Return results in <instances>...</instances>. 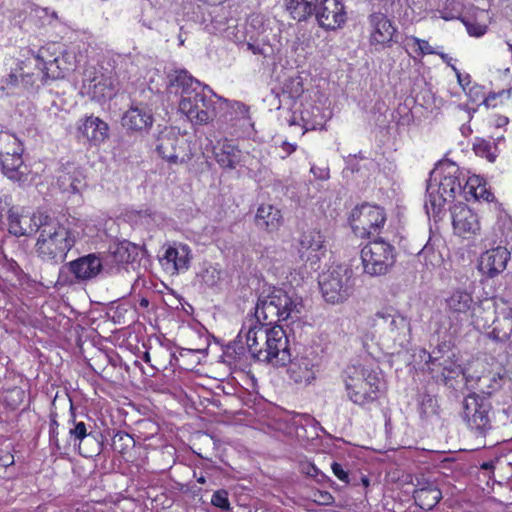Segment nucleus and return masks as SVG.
<instances>
[{
    "mask_svg": "<svg viewBox=\"0 0 512 512\" xmlns=\"http://www.w3.org/2000/svg\"><path fill=\"white\" fill-rule=\"evenodd\" d=\"M310 171L315 176V178L320 180H327L330 177L328 167H317L313 165Z\"/></svg>",
    "mask_w": 512,
    "mask_h": 512,
    "instance_id": "nucleus-52",
    "label": "nucleus"
},
{
    "mask_svg": "<svg viewBox=\"0 0 512 512\" xmlns=\"http://www.w3.org/2000/svg\"><path fill=\"white\" fill-rule=\"evenodd\" d=\"M154 145L158 155L171 164H182L189 160L184 140L171 128L162 130Z\"/></svg>",
    "mask_w": 512,
    "mask_h": 512,
    "instance_id": "nucleus-13",
    "label": "nucleus"
},
{
    "mask_svg": "<svg viewBox=\"0 0 512 512\" xmlns=\"http://www.w3.org/2000/svg\"><path fill=\"white\" fill-rule=\"evenodd\" d=\"M455 71L459 85L465 90L466 87L471 83L469 74L463 75L455 66H452Z\"/></svg>",
    "mask_w": 512,
    "mask_h": 512,
    "instance_id": "nucleus-55",
    "label": "nucleus"
},
{
    "mask_svg": "<svg viewBox=\"0 0 512 512\" xmlns=\"http://www.w3.org/2000/svg\"><path fill=\"white\" fill-rule=\"evenodd\" d=\"M324 248V238L320 231L311 229L302 233L299 239L298 254L302 260L317 262L319 252Z\"/></svg>",
    "mask_w": 512,
    "mask_h": 512,
    "instance_id": "nucleus-24",
    "label": "nucleus"
},
{
    "mask_svg": "<svg viewBox=\"0 0 512 512\" xmlns=\"http://www.w3.org/2000/svg\"><path fill=\"white\" fill-rule=\"evenodd\" d=\"M331 469H332L333 474L344 484L356 485V483L352 482V479L350 478V475H349V471L346 470L342 464L333 462L331 465Z\"/></svg>",
    "mask_w": 512,
    "mask_h": 512,
    "instance_id": "nucleus-45",
    "label": "nucleus"
},
{
    "mask_svg": "<svg viewBox=\"0 0 512 512\" xmlns=\"http://www.w3.org/2000/svg\"><path fill=\"white\" fill-rule=\"evenodd\" d=\"M491 412L488 397L476 392L470 393L462 401L461 417L477 439L479 447L487 446L486 437L493 430Z\"/></svg>",
    "mask_w": 512,
    "mask_h": 512,
    "instance_id": "nucleus-7",
    "label": "nucleus"
},
{
    "mask_svg": "<svg viewBox=\"0 0 512 512\" xmlns=\"http://www.w3.org/2000/svg\"><path fill=\"white\" fill-rule=\"evenodd\" d=\"M247 49L250 50L254 55H262L266 57L271 48L263 43L259 42H248Z\"/></svg>",
    "mask_w": 512,
    "mask_h": 512,
    "instance_id": "nucleus-48",
    "label": "nucleus"
},
{
    "mask_svg": "<svg viewBox=\"0 0 512 512\" xmlns=\"http://www.w3.org/2000/svg\"><path fill=\"white\" fill-rule=\"evenodd\" d=\"M154 118L145 106H131L122 117V126L132 132H146L152 124Z\"/></svg>",
    "mask_w": 512,
    "mask_h": 512,
    "instance_id": "nucleus-22",
    "label": "nucleus"
},
{
    "mask_svg": "<svg viewBox=\"0 0 512 512\" xmlns=\"http://www.w3.org/2000/svg\"><path fill=\"white\" fill-rule=\"evenodd\" d=\"M133 438L124 431H117L112 437L111 446L114 451L123 454L132 444Z\"/></svg>",
    "mask_w": 512,
    "mask_h": 512,
    "instance_id": "nucleus-41",
    "label": "nucleus"
},
{
    "mask_svg": "<svg viewBox=\"0 0 512 512\" xmlns=\"http://www.w3.org/2000/svg\"><path fill=\"white\" fill-rule=\"evenodd\" d=\"M502 378L495 373H486L477 378L476 389L483 395L490 396L500 389Z\"/></svg>",
    "mask_w": 512,
    "mask_h": 512,
    "instance_id": "nucleus-39",
    "label": "nucleus"
},
{
    "mask_svg": "<svg viewBox=\"0 0 512 512\" xmlns=\"http://www.w3.org/2000/svg\"><path fill=\"white\" fill-rule=\"evenodd\" d=\"M427 365H429L428 369L431 373L441 371V375L445 380L450 378L453 374H458L461 371L459 366L455 365L448 359H439L431 355H429Z\"/></svg>",
    "mask_w": 512,
    "mask_h": 512,
    "instance_id": "nucleus-38",
    "label": "nucleus"
},
{
    "mask_svg": "<svg viewBox=\"0 0 512 512\" xmlns=\"http://www.w3.org/2000/svg\"><path fill=\"white\" fill-rule=\"evenodd\" d=\"M348 399L356 405L366 406L375 402L383 382L379 374L363 365H348L342 374Z\"/></svg>",
    "mask_w": 512,
    "mask_h": 512,
    "instance_id": "nucleus-5",
    "label": "nucleus"
},
{
    "mask_svg": "<svg viewBox=\"0 0 512 512\" xmlns=\"http://www.w3.org/2000/svg\"><path fill=\"white\" fill-rule=\"evenodd\" d=\"M303 310L302 299L290 296L285 290L274 286L263 287L255 306L254 321L264 325H275L280 321L299 319Z\"/></svg>",
    "mask_w": 512,
    "mask_h": 512,
    "instance_id": "nucleus-4",
    "label": "nucleus"
},
{
    "mask_svg": "<svg viewBox=\"0 0 512 512\" xmlns=\"http://www.w3.org/2000/svg\"><path fill=\"white\" fill-rule=\"evenodd\" d=\"M452 224L460 236L474 235L480 230L477 215L465 204L459 203L452 209Z\"/></svg>",
    "mask_w": 512,
    "mask_h": 512,
    "instance_id": "nucleus-19",
    "label": "nucleus"
},
{
    "mask_svg": "<svg viewBox=\"0 0 512 512\" xmlns=\"http://www.w3.org/2000/svg\"><path fill=\"white\" fill-rule=\"evenodd\" d=\"M509 259L510 252L507 250V248L498 246L486 251L481 256L479 269L483 274L493 278L506 269Z\"/></svg>",
    "mask_w": 512,
    "mask_h": 512,
    "instance_id": "nucleus-20",
    "label": "nucleus"
},
{
    "mask_svg": "<svg viewBox=\"0 0 512 512\" xmlns=\"http://www.w3.org/2000/svg\"><path fill=\"white\" fill-rule=\"evenodd\" d=\"M440 180L431 178L427 185L425 209L427 214L435 219L440 216L446 202L453 201L462 192L459 168L454 163L441 166Z\"/></svg>",
    "mask_w": 512,
    "mask_h": 512,
    "instance_id": "nucleus-6",
    "label": "nucleus"
},
{
    "mask_svg": "<svg viewBox=\"0 0 512 512\" xmlns=\"http://www.w3.org/2000/svg\"><path fill=\"white\" fill-rule=\"evenodd\" d=\"M361 259L366 274L385 275L396 262L395 248L382 238L376 237L362 248Z\"/></svg>",
    "mask_w": 512,
    "mask_h": 512,
    "instance_id": "nucleus-9",
    "label": "nucleus"
},
{
    "mask_svg": "<svg viewBox=\"0 0 512 512\" xmlns=\"http://www.w3.org/2000/svg\"><path fill=\"white\" fill-rule=\"evenodd\" d=\"M369 44L375 50L390 48L397 43V29L393 22L382 12H373L367 17Z\"/></svg>",
    "mask_w": 512,
    "mask_h": 512,
    "instance_id": "nucleus-12",
    "label": "nucleus"
},
{
    "mask_svg": "<svg viewBox=\"0 0 512 512\" xmlns=\"http://www.w3.org/2000/svg\"><path fill=\"white\" fill-rule=\"evenodd\" d=\"M312 479L319 484L329 485L330 487H333L335 484L334 481L321 470Z\"/></svg>",
    "mask_w": 512,
    "mask_h": 512,
    "instance_id": "nucleus-56",
    "label": "nucleus"
},
{
    "mask_svg": "<svg viewBox=\"0 0 512 512\" xmlns=\"http://www.w3.org/2000/svg\"><path fill=\"white\" fill-rule=\"evenodd\" d=\"M30 217L21 216L13 209L8 211V230L9 233L16 236H30L36 233L37 226H35V222L30 221Z\"/></svg>",
    "mask_w": 512,
    "mask_h": 512,
    "instance_id": "nucleus-28",
    "label": "nucleus"
},
{
    "mask_svg": "<svg viewBox=\"0 0 512 512\" xmlns=\"http://www.w3.org/2000/svg\"><path fill=\"white\" fill-rule=\"evenodd\" d=\"M503 415L505 416L504 424L512 423V407L509 406L502 410Z\"/></svg>",
    "mask_w": 512,
    "mask_h": 512,
    "instance_id": "nucleus-61",
    "label": "nucleus"
},
{
    "mask_svg": "<svg viewBox=\"0 0 512 512\" xmlns=\"http://www.w3.org/2000/svg\"><path fill=\"white\" fill-rule=\"evenodd\" d=\"M319 0H285L286 10L297 21H305L314 15Z\"/></svg>",
    "mask_w": 512,
    "mask_h": 512,
    "instance_id": "nucleus-30",
    "label": "nucleus"
},
{
    "mask_svg": "<svg viewBox=\"0 0 512 512\" xmlns=\"http://www.w3.org/2000/svg\"><path fill=\"white\" fill-rule=\"evenodd\" d=\"M446 311L450 318L463 320L468 317L474 300L471 293L466 290L456 289L445 299Z\"/></svg>",
    "mask_w": 512,
    "mask_h": 512,
    "instance_id": "nucleus-23",
    "label": "nucleus"
},
{
    "mask_svg": "<svg viewBox=\"0 0 512 512\" xmlns=\"http://www.w3.org/2000/svg\"><path fill=\"white\" fill-rule=\"evenodd\" d=\"M473 150L476 153V155L485 157L490 162H494L496 159V147L492 146V144L489 141H486L484 139H477L476 142L473 144Z\"/></svg>",
    "mask_w": 512,
    "mask_h": 512,
    "instance_id": "nucleus-42",
    "label": "nucleus"
},
{
    "mask_svg": "<svg viewBox=\"0 0 512 512\" xmlns=\"http://www.w3.org/2000/svg\"><path fill=\"white\" fill-rule=\"evenodd\" d=\"M84 87L88 88V92L92 94L93 98H111L115 94L112 80L104 75L85 79Z\"/></svg>",
    "mask_w": 512,
    "mask_h": 512,
    "instance_id": "nucleus-31",
    "label": "nucleus"
},
{
    "mask_svg": "<svg viewBox=\"0 0 512 512\" xmlns=\"http://www.w3.org/2000/svg\"><path fill=\"white\" fill-rule=\"evenodd\" d=\"M349 221L357 236L376 238L386 222V213L382 207L365 203L352 210Z\"/></svg>",
    "mask_w": 512,
    "mask_h": 512,
    "instance_id": "nucleus-11",
    "label": "nucleus"
},
{
    "mask_svg": "<svg viewBox=\"0 0 512 512\" xmlns=\"http://www.w3.org/2000/svg\"><path fill=\"white\" fill-rule=\"evenodd\" d=\"M139 251V246L127 240L112 244L108 253L103 257L106 273H112L120 264L134 262L139 256Z\"/></svg>",
    "mask_w": 512,
    "mask_h": 512,
    "instance_id": "nucleus-16",
    "label": "nucleus"
},
{
    "mask_svg": "<svg viewBox=\"0 0 512 512\" xmlns=\"http://www.w3.org/2000/svg\"><path fill=\"white\" fill-rule=\"evenodd\" d=\"M482 470L491 471L494 469L493 461L483 462L480 466Z\"/></svg>",
    "mask_w": 512,
    "mask_h": 512,
    "instance_id": "nucleus-63",
    "label": "nucleus"
},
{
    "mask_svg": "<svg viewBox=\"0 0 512 512\" xmlns=\"http://www.w3.org/2000/svg\"><path fill=\"white\" fill-rule=\"evenodd\" d=\"M269 326L249 319L238 334V342H242L243 332L247 329L244 337L252 357L274 366H285L290 360L288 337L281 326Z\"/></svg>",
    "mask_w": 512,
    "mask_h": 512,
    "instance_id": "nucleus-1",
    "label": "nucleus"
},
{
    "mask_svg": "<svg viewBox=\"0 0 512 512\" xmlns=\"http://www.w3.org/2000/svg\"><path fill=\"white\" fill-rule=\"evenodd\" d=\"M507 94L508 97H512V87H510L509 89L507 90H502L501 92H499L498 94H490L488 97H484L483 98V103L488 106L489 105V102L491 100H494L497 96H503Z\"/></svg>",
    "mask_w": 512,
    "mask_h": 512,
    "instance_id": "nucleus-58",
    "label": "nucleus"
},
{
    "mask_svg": "<svg viewBox=\"0 0 512 512\" xmlns=\"http://www.w3.org/2000/svg\"><path fill=\"white\" fill-rule=\"evenodd\" d=\"M494 327L488 334L490 338L497 342H506L512 335V315L504 314L492 320Z\"/></svg>",
    "mask_w": 512,
    "mask_h": 512,
    "instance_id": "nucleus-36",
    "label": "nucleus"
},
{
    "mask_svg": "<svg viewBox=\"0 0 512 512\" xmlns=\"http://www.w3.org/2000/svg\"><path fill=\"white\" fill-rule=\"evenodd\" d=\"M57 186L63 194L69 197L81 196V192L86 188V181L79 169L67 165L57 176Z\"/></svg>",
    "mask_w": 512,
    "mask_h": 512,
    "instance_id": "nucleus-21",
    "label": "nucleus"
},
{
    "mask_svg": "<svg viewBox=\"0 0 512 512\" xmlns=\"http://www.w3.org/2000/svg\"><path fill=\"white\" fill-rule=\"evenodd\" d=\"M480 90H481V87H480V86H478V85H475V86H473V87H471V88L469 89L468 95H469L470 97H472V95H473V96H477V94H478V92H479Z\"/></svg>",
    "mask_w": 512,
    "mask_h": 512,
    "instance_id": "nucleus-64",
    "label": "nucleus"
},
{
    "mask_svg": "<svg viewBox=\"0 0 512 512\" xmlns=\"http://www.w3.org/2000/svg\"><path fill=\"white\" fill-rule=\"evenodd\" d=\"M300 472L306 475L309 478H313L320 471L313 463L311 462H302L300 463Z\"/></svg>",
    "mask_w": 512,
    "mask_h": 512,
    "instance_id": "nucleus-50",
    "label": "nucleus"
},
{
    "mask_svg": "<svg viewBox=\"0 0 512 512\" xmlns=\"http://www.w3.org/2000/svg\"><path fill=\"white\" fill-rule=\"evenodd\" d=\"M64 54H67V52L58 43H49L42 46L35 55V59L38 62L37 66L40 68L49 62L56 61L57 58Z\"/></svg>",
    "mask_w": 512,
    "mask_h": 512,
    "instance_id": "nucleus-37",
    "label": "nucleus"
},
{
    "mask_svg": "<svg viewBox=\"0 0 512 512\" xmlns=\"http://www.w3.org/2000/svg\"><path fill=\"white\" fill-rule=\"evenodd\" d=\"M173 85L182 89L179 110L192 123L207 124L213 120L216 115L213 97L217 96H208L204 92L206 86L202 87L201 83L185 70L176 71Z\"/></svg>",
    "mask_w": 512,
    "mask_h": 512,
    "instance_id": "nucleus-3",
    "label": "nucleus"
},
{
    "mask_svg": "<svg viewBox=\"0 0 512 512\" xmlns=\"http://www.w3.org/2000/svg\"><path fill=\"white\" fill-rule=\"evenodd\" d=\"M0 165L3 173L11 180L19 181L24 174L20 169L23 165L22 148L18 145H11L10 148L0 150Z\"/></svg>",
    "mask_w": 512,
    "mask_h": 512,
    "instance_id": "nucleus-25",
    "label": "nucleus"
},
{
    "mask_svg": "<svg viewBox=\"0 0 512 512\" xmlns=\"http://www.w3.org/2000/svg\"><path fill=\"white\" fill-rule=\"evenodd\" d=\"M287 375L296 385L307 386L316 378L315 364L306 356H296L287 361Z\"/></svg>",
    "mask_w": 512,
    "mask_h": 512,
    "instance_id": "nucleus-18",
    "label": "nucleus"
},
{
    "mask_svg": "<svg viewBox=\"0 0 512 512\" xmlns=\"http://www.w3.org/2000/svg\"><path fill=\"white\" fill-rule=\"evenodd\" d=\"M102 272H106L103 257L88 254L63 265L59 270L57 283L70 285L76 282H85L97 277Z\"/></svg>",
    "mask_w": 512,
    "mask_h": 512,
    "instance_id": "nucleus-10",
    "label": "nucleus"
},
{
    "mask_svg": "<svg viewBox=\"0 0 512 512\" xmlns=\"http://www.w3.org/2000/svg\"><path fill=\"white\" fill-rule=\"evenodd\" d=\"M3 144H7L8 146L18 145V139L9 133H0V150H4L2 148Z\"/></svg>",
    "mask_w": 512,
    "mask_h": 512,
    "instance_id": "nucleus-54",
    "label": "nucleus"
},
{
    "mask_svg": "<svg viewBox=\"0 0 512 512\" xmlns=\"http://www.w3.org/2000/svg\"><path fill=\"white\" fill-rule=\"evenodd\" d=\"M291 85H292V89H293L291 91V97L297 98V97L301 96V94L304 92V87H303V83H302L301 79L297 78V79L291 80Z\"/></svg>",
    "mask_w": 512,
    "mask_h": 512,
    "instance_id": "nucleus-53",
    "label": "nucleus"
},
{
    "mask_svg": "<svg viewBox=\"0 0 512 512\" xmlns=\"http://www.w3.org/2000/svg\"><path fill=\"white\" fill-rule=\"evenodd\" d=\"M70 411L72 416L69 423L72 424V427L69 429V437L73 441L74 447H78L79 453L84 457H92L93 454L100 453V443L93 434L92 426L76 420L72 404Z\"/></svg>",
    "mask_w": 512,
    "mask_h": 512,
    "instance_id": "nucleus-14",
    "label": "nucleus"
},
{
    "mask_svg": "<svg viewBox=\"0 0 512 512\" xmlns=\"http://www.w3.org/2000/svg\"><path fill=\"white\" fill-rule=\"evenodd\" d=\"M78 132L93 145H100L109 136V126L99 117L88 116L78 126Z\"/></svg>",
    "mask_w": 512,
    "mask_h": 512,
    "instance_id": "nucleus-26",
    "label": "nucleus"
},
{
    "mask_svg": "<svg viewBox=\"0 0 512 512\" xmlns=\"http://www.w3.org/2000/svg\"><path fill=\"white\" fill-rule=\"evenodd\" d=\"M437 241L438 239L430 236L423 248L417 253L419 262L427 269L440 267L443 263L442 254L436 247Z\"/></svg>",
    "mask_w": 512,
    "mask_h": 512,
    "instance_id": "nucleus-32",
    "label": "nucleus"
},
{
    "mask_svg": "<svg viewBox=\"0 0 512 512\" xmlns=\"http://www.w3.org/2000/svg\"><path fill=\"white\" fill-rule=\"evenodd\" d=\"M282 215L280 210L272 205H261L256 213V225L267 231H273L280 225Z\"/></svg>",
    "mask_w": 512,
    "mask_h": 512,
    "instance_id": "nucleus-29",
    "label": "nucleus"
},
{
    "mask_svg": "<svg viewBox=\"0 0 512 512\" xmlns=\"http://www.w3.org/2000/svg\"><path fill=\"white\" fill-rule=\"evenodd\" d=\"M396 114L399 116L396 119L397 125L408 126L413 121V114L406 105H400L396 109Z\"/></svg>",
    "mask_w": 512,
    "mask_h": 512,
    "instance_id": "nucleus-44",
    "label": "nucleus"
},
{
    "mask_svg": "<svg viewBox=\"0 0 512 512\" xmlns=\"http://www.w3.org/2000/svg\"><path fill=\"white\" fill-rule=\"evenodd\" d=\"M319 285L325 301L332 304L342 303L354 291L353 270L346 265L329 269L321 276Z\"/></svg>",
    "mask_w": 512,
    "mask_h": 512,
    "instance_id": "nucleus-8",
    "label": "nucleus"
},
{
    "mask_svg": "<svg viewBox=\"0 0 512 512\" xmlns=\"http://www.w3.org/2000/svg\"><path fill=\"white\" fill-rule=\"evenodd\" d=\"M474 196L476 198H481L485 201H492L494 199V195L487 191L485 187H478L475 189Z\"/></svg>",
    "mask_w": 512,
    "mask_h": 512,
    "instance_id": "nucleus-57",
    "label": "nucleus"
},
{
    "mask_svg": "<svg viewBox=\"0 0 512 512\" xmlns=\"http://www.w3.org/2000/svg\"><path fill=\"white\" fill-rule=\"evenodd\" d=\"M212 505L221 508L223 510L230 509V503L228 499V493L225 490H218L213 493L211 498Z\"/></svg>",
    "mask_w": 512,
    "mask_h": 512,
    "instance_id": "nucleus-43",
    "label": "nucleus"
},
{
    "mask_svg": "<svg viewBox=\"0 0 512 512\" xmlns=\"http://www.w3.org/2000/svg\"><path fill=\"white\" fill-rule=\"evenodd\" d=\"M69 54L56 59V61L49 62L40 67L44 79L56 80L63 78L65 73L72 70V64L68 61Z\"/></svg>",
    "mask_w": 512,
    "mask_h": 512,
    "instance_id": "nucleus-35",
    "label": "nucleus"
},
{
    "mask_svg": "<svg viewBox=\"0 0 512 512\" xmlns=\"http://www.w3.org/2000/svg\"><path fill=\"white\" fill-rule=\"evenodd\" d=\"M428 490L415 489L413 498L423 510H432L442 499V492L437 486H429Z\"/></svg>",
    "mask_w": 512,
    "mask_h": 512,
    "instance_id": "nucleus-34",
    "label": "nucleus"
},
{
    "mask_svg": "<svg viewBox=\"0 0 512 512\" xmlns=\"http://www.w3.org/2000/svg\"><path fill=\"white\" fill-rule=\"evenodd\" d=\"M301 120L305 131L323 129L327 120L322 108L311 105L301 111Z\"/></svg>",
    "mask_w": 512,
    "mask_h": 512,
    "instance_id": "nucleus-33",
    "label": "nucleus"
},
{
    "mask_svg": "<svg viewBox=\"0 0 512 512\" xmlns=\"http://www.w3.org/2000/svg\"><path fill=\"white\" fill-rule=\"evenodd\" d=\"M296 145L295 144H291L289 142H283L282 145H281V148L282 150L285 152V156H288L290 154H292L295 150H296Z\"/></svg>",
    "mask_w": 512,
    "mask_h": 512,
    "instance_id": "nucleus-60",
    "label": "nucleus"
},
{
    "mask_svg": "<svg viewBox=\"0 0 512 512\" xmlns=\"http://www.w3.org/2000/svg\"><path fill=\"white\" fill-rule=\"evenodd\" d=\"M191 249L186 244H174L165 248L160 263L171 274L186 271L191 261Z\"/></svg>",
    "mask_w": 512,
    "mask_h": 512,
    "instance_id": "nucleus-17",
    "label": "nucleus"
},
{
    "mask_svg": "<svg viewBox=\"0 0 512 512\" xmlns=\"http://www.w3.org/2000/svg\"><path fill=\"white\" fill-rule=\"evenodd\" d=\"M415 489H425L428 490L429 486H437L434 482L428 481L425 478H416Z\"/></svg>",
    "mask_w": 512,
    "mask_h": 512,
    "instance_id": "nucleus-59",
    "label": "nucleus"
},
{
    "mask_svg": "<svg viewBox=\"0 0 512 512\" xmlns=\"http://www.w3.org/2000/svg\"><path fill=\"white\" fill-rule=\"evenodd\" d=\"M30 221L35 222L37 226L38 237L35 243L37 257L53 265L64 262L68 252L76 243L75 232L44 212L33 213Z\"/></svg>",
    "mask_w": 512,
    "mask_h": 512,
    "instance_id": "nucleus-2",
    "label": "nucleus"
},
{
    "mask_svg": "<svg viewBox=\"0 0 512 512\" xmlns=\"http://www.w3.org/2000/svg\"><path fill=\"white\" fill-rule=\"evenodd\" d=\"M236 107L237 108V111H239L240 114H242L244 117L247 115L248 113V108L247 106H245L244 104L242 103H239V102H235L233 104V108Z\"/></svg>",
    "mask_w": 512,
    "mask_h": 512,
    "instance_id": "nucleus-62",
    "label": "nucleus"
},
{
    "mask_svg": "<svg viewBox=\"0 0 512 512\" xmlns=\"http://www.w3.org/2000/svg\"><path fill=\"white\" fill-rule=\"evenodd\" d=\"M313 501L319 505H331L334 497L328 491L316 490L313 492Z\"/></svg>",
    "mask_w": 512,
    "mask_h": 512,
    "instance_id": "nucleus-46",
    "label": "nucleus"
},
{
    "mask_svg": "<svg viewBox=\"0 0 512 512\" xmlns=\"http://www.w3.org/2000/svg\"><path fill=\"white\" fill-rule=\"evenodd\" d=\"M409 40L413 42V44L418 46L417 52L420 55L424 54H436V51L429 45L428 41L419 39L415 36L409 37Z\"/></svg>",
    "mask_w": 512,
    "mask_h": 512,
    "instance_id": "nucleus-47",
    "label": "nucleus"
},
{
    "mask_svg": "<svg viewBox=\"0 0 512 512\" xmlns=\"http://www.w3.org/2000/svg\"><path fill=\"white\" fill-rule=\"evenodd\" d=\"M466 28L471 36L480 37L483 36L487 31V26L476 22H467Z\"/></svg>",
    "mask_w": 512,
    "mask_h": 512,
    "instance_id": "nucleus-49",
    "label": "nucleus"
},
{
    "mask_svg": "<svg viewBox=\"0 0 512 512\" xmlns=\"http://www.w3.org/2000/svg\"><path fill=\"white\" fill-rule=\"evenodd\" d=\"M58 422L55 419V417L51 418L50 420V441L58 448L60 449V445L58 442Z\"/></svg>",
    "mask_w": 512,
    "mask_h": 512,
    "instance_id": "nucleus-51",
    "label": "nucleus"
},
{
    "mask_svg": "<svg viewBox=\"0 0 512 512\" xmlns=\"http://www.w3.org/2000/svg\"><path fill=\"white\" fill-rule=\"evenodd\" d=\"M215 159L217 163L228 169H234L243 162L244 154L232 142L224 141L219 147L215 148Z\"/></svg>",
    "mask_w": 512,
    "mask_h": 512,
    "instance_id": "nucleus-27",
    "label": "nucleus"
},
{
    "mask_svg": "<svg viewBox=\"0 0 512 512\" xmlns=\"http://www.w3.org/2000/svg\"><path fill=\"white\" fill-rule=\"evenodd\" d=\"M437 399L429 394H422L419 401V413L423 419H428L437 413Z\"/></svg>",
    "mask_w": 512,
    "mask_h": 512,
    "instance_id": "nucleus-40",
    "label": "nucleus"
},
{
    "mask_svg": "<svg viewBox=\"0 0 512 512\" xmlns=\"http://www.w3.org/2000/svg\"><path fill=\"white\" fill-rule=\"evenodd\" d=\"M373 321L375 326L394 341L410 331V321L393 307H385L376 312Z\"/></svg>",
    "mask_w": 512,
    "mask_h": 512,
    "instance_id": "nucleus-15",
    "label": "nucleus"
}]
</instances>
